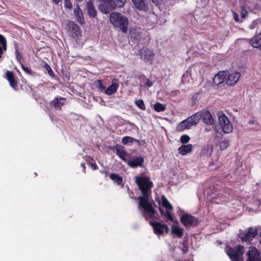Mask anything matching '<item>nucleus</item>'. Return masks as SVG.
<instances>
[{
  "instance_id": "1",
  "label": "nucleus",
  "mask_w": 261,
  "mask_h": 261,
  "mask_svg": "<svg viewBox=\"0 0 261 261\" xmlns=\"http://www.w3.org/2000/svg\"><path fill=\"white\" fill-rule=\"evenodd\" d=\"M135 182L142 194V196L137 198L139 201V206L144 210L143 216L145 219H151L156 213V211L153 207L151 202L149 201L152 193L151 188L153 187V182L149 177L142 175L136 176Z\"/></svg>"
},
{
  "instance_id": "2",
  "label": "nucleus",
  "mask_w": 261,
  "mask_h": 261,
  "mask_svg": "<svg viewBox=\"0 0 261 261\" xmlns=\"http://www.w3.org/2000/svg\"><path fill=\"white\" fill-rule=\"evenodd\" d=\"M109 18L114 28L124 33L127 32L128 20L126 16L119 12H113L110 14Z\"/></svg>"
},
{
  "instance_id": "3",
  "label": "nucleus",
  "mask_w": 261,
  "mask_h": 261,
  "mask_svg": "<svg viewBox=\"0 0 261 261\" xmlns=\"http://www.w3.org/2000/svg\"><path fill=\"white\" fill-rule=\"evenodd\" d=\"M100 3L98 5L99 11L103 13L108 14L116 7H123L125 0H98Z\"/></svg>"
},
{
  "instance_id": "4",
  "label": "nucleus",
  "mask_w": 261,
  "mask_h": 261,
  "mask_svg": "<svg viewBox=\"0 0 261 261\" xmlns=\"http://www.w3.org/2000/svg\"><path fill=\"white\" fill-rule=\"evenodd\" d=\"M199 117V113H195L192 116L188 117L187 119L180 122L178 126L179 129H190L193 126L195 125L198 123Z\"/></svg>"
},
{
  "instance_id": "5",
  "label": "nucleus",
  "mask_w": 261,
  "mask_h": 261,
  "mask_svg": "<svg viewBox=\"0 0 261 261\" xmlns=\"http://www.w3.org/2000/svg\"><path fill=\"white\" fill-rule=\"evenodd\" d=\"M244 252V246L239 245L234 248H229L227 254L232 261H243V255Z\"/></svg>"
},
{
  "instance_id": "6",
  "label": "nucleus",
  "mask_w": 261,
  "mask_h": 261,
  "mask_svg": "<svg viewBox=\"0 0 261 261\" xmlns=\"http://www.w3.org/2000/svg\"><path fill=\"white\" fill-rule=\"evenodd\" d=\"M219 120V124L222 130H232V125L228 117L222 111L217 113Z\"/></svg>"
},
{
  "instance_id": "7",
  "label": "nucleus",
  "mask_w": 261,
  "mask_h": 261,
  "mask_svg": "<svg viewBox=\"0 0 261 261\" xmlns=\"http://www.w3.org/2000/svg\"><path fill=\"white\" fill-rule=\"evenodd\" d=\"M181 223L186 227H195L199 224L197 218L188 214H184L180 217Z\"/></svg>"
},
{
  "instance_id": "8",
  "label": "nucleus",
  "mask_w": 261,
  "mask_h": 261,
  "mask_svg": "<svg viewBox=\"0 0 261 261\" xmlns=\"http://www.w3.org/2000/svg\"><path fill=\"white\" fill-rule=\"evenodd\" d=\"M216 132L215 139L219 143L221 150H224L229 146V141L223 137V134L229 133L230 132Z\"/></svg>"
},
{
  "instance_id": "9",
  "label": "nucleus",
  "mask_w": 261,
  "mask_h": 261,
  "mask_svg": "<svg viewBox=\"0 0 261 261\" xmlns=\"http://www.w3.org/2000/svg\"><path fill=\"white\" fill-rule=\"evenodd\" d=\"M150 224L153 227L154 233L157 235H163L164 232H165L166 233H168L169 232V228L166 224H162L157 221H150Z\"/></svg>"
},
{
  "instance_id": "10",
  "label": "nucleus",
  "mask_w": 261,
  "mask_h": 261,
  "mask_svg": "<svg viewBox=\"0 0 261 261\" xmlns=\"http://www.w3.org/2000/svg\"><path fill=\"white\" fill-rule=\"evenodd\" d=\"M139 55L140 56L141 59L144 60L145 62H149L150 64H152L154 56L152 50L149 48L140 49L139 51Z\"/></svg>"
},
{
  "instance_id": "11",
  "label": "nucleus",
  "mask_w": 261,
  "mask_h": 261,
  "mask_svg": "<svg viewBox=\"0 0 261 261\" xmlns=\"http://www.w3.org/2000/svg\"><path fill=\"white\" fill-rule=\"evenodd\" d=\"M196 113H199L200 115L199 120L202 119L204 123L208 125H212L214 123V118L212 115L208 111L202 110Z\"/></svg>"
},
{
  "instance_id": "12",
  "label": "nucleus",
  "mask_w": 261,
  "mask_h": 261,
  "mask_svg": "<svg viewBox=\"0 0 261 261\" xmlns=\"http://www.w3.org/2000/svg\"><path fill=\"white\" fill-rule=\"evenodd\" d=\"M142 33L140 29L132 28L129 31V37L135 43L141 44V38H142Z\"/></svg>"
},
{
  "instance_id": "13",
  "label": "nucleus",
  "mask_w": 261,
  "mask_h": 261,
  "mask_svg": "<svg viewBox=\"0 0 261 261\" xmlns=\"http://www.w3.org/2000/svg\"><path fill=\"white\" fill-rule=\"evenodd\" d=\"M227 78V71H221L216 74L213 77L212 85L214 86H218L226 81Z\"/></svg>"
},
{
  "instance_id": "14",
  "label": "nucleus",
  "mask_w": 261,
  "mask_h": 261,
  "mask_svg": "<svg viewBox=\"0 0 261 261\" xmlns=\"http://www.w3.org/2000/svg\"><path fill=\"white\" fill-rule=\"evenodd\" d=\"M144 162V158L141 156H133L130 160L127 162V165L133 168L142 167Z\"/></svg>"
},
{
  "instance_id": "15",
  "label": "nucleus",
  "mask_w": 261,
  "mask_h": 261,
  "mask_svg": "<svg viewBox=\"0 0 261 261\" xmlns=\"http://www.w3.org/2000/svg\"><path fill=\"white\" fill-rule=\"evenodd\" d=\"M241 74L239 72L233 73H229L227 71V78L226 79V83L228 85L233 86L238 82Z\"/></svg>"
},
{
  "instance_id": "16",
  "label": "nucleus",
  "mask_w": 261,
  "mask_h": 261,
  "mask_svg": "<svg viewBox=\"0 0 261 261\" xmlns=\"http://www.w3.org/2000/svg\"><path fill=\"white\" fill-rule=\"evenodd\" d=\"M247 253L249 261H260L259 258L260 252L255 247H250Z\"/></svg>"
},
{
  "instance_id": "17",
  "label": "nucleus",
  "mask_w": 261,
  "mask_h": 261,
  "mask_svg": "<svg viewBox=\"0 0 261 261\" xmlns=\"http://www.w3.org/2000/svg\"><path fill=\"white\" fill-rule=\"evenodd\" d=\"M257 234V230L252 227L248 228L247 232L242 234L241 239L243 241L247 242L252 241Z\"/></svg>"
},
{
  "instance_id": "18",
  "label": "nucleus",
  "mask_w": 261,
  "mask_h": 261,
  "mask_svg": "<svg viewBox=\"0 0 261 261\" xmlns=\"http://www.w3.org/2000/svg\"><path fill=\"white\" fill-rule=\"evenodd\" d=\"M6 78L9 81L10 86L14 90H18V81L12 71H7Z\"/></svg>"
},
{
  "instance_id": "19",
  "label": "nucleus",
  "mask_w": 261,
  "mask_h": 261,
  "mask_svg": "<svg viewBox=\"0 0 261 261\" xmlns=\"http://www.w3.org/2000/svg\"><path fill=\"white\" fill-rule=\"evenodd\" d=\"M66 99L64 97L60 96H57L50 101V105L53 107L56 110H62V107L64 104V101Z\"/></svg>"
},
{
  "instance_id": "20",
  "label": "nucleus",
  "mask_w": 261,
  "mask_h": 261,
  "mask_svg": "<svg viewBox=\"0 0 261 261\" xmlns=\"http://www.w3.org/2000/svg\"><path fill=\"white\" fill-rule=\"evenodd\" d=\"M136 8L140 11H147L148 3L146 0H132Z\"/></svg>"
},
{
  "instance_id": "21",
  "label": "nucleus",
  "mask_w": 261,
  "mask_h": 261,
  "mask_svg": "<svg viewBox=\"0 0 261 261\" xmlns=\"http://www.w3.org/2000/svg\"><path fill=\"white\" fill-rule=\"evenodd\" d=\"M119 87L118 80L114 79L111 84L105 90V93L108 95H111L116 92Z\"/></svg>"
},
{
  "instance_id": "22",
  "label": "nucleus",
  "mask_w": 261,
  "mask_h": 261,
  "mask_svg": "<svg viewBox=\"0 0 261 261\" xmlns=\"http://www.w3.org/2000/svg\"><path fill=\"white\" fill-rule=\"evenodd\" d=\"M116 153L123 161L126 162V158L128 153L121 145H116L115 146Z\"/></svg>"
},
{
  "instance_id": "23",
  "label": "nucleus",
  "mask_w": 261,
  "mask_h": 261,
  "mask_svg": "<svg viewBox=\"0 0 261 261\" xmlns=\"http://www.w3.org/2000/svg\"><path fill=\"white\" fill-rule=\"evenodd\" d=\"M86 8L90 17L95 18L97 15V11L94 7L92 0H89L86 3Z\"/></svg>"
},
{
  "instance_id": "24",
  "label": "nucleus",
  "mask_w": 261,
  "mask_h": 261,
  "mask_svg": "<svg viewBox=\"0 0 261 261\" xmlns=\"http://www.w3.org/2000/svg\"><path fill=\"white\" fill-rule=\"evenodd\" d=\"M248 42L254 48L259 49L261 47V33L256 34L253 38L249 39Z\"/></svg>"
},
{
  "instance_id": "25",
  "label": "nucleus",
  "mask_w": 261,
  "mask_h": 261,
  "mask_svg": "<svg viewBox=\"0 0 261 261\" xmlns=\"http://www.w3.org/2000/svg\"><path fill=\"white\" fill-rule=\"evenodd\" d=\"M193 149V145L191 144L182 145L178 148V153L182 155H186L190 153Z\"/></svg>"
},
{
  "instance_id": "26",
  "label": "nucleus",
  "mask_w": 261,
  "mask_h": 261,
  "mask_svg": "<svg viewBox=\"0 0 261 261\" xmlns=\"http://www.w3.org/2000/svg\"><path fill=\"white\" fill-rule=\"evenodd\" d=\"M74 14L76 17L77 20L80 23L83 24L85 23L83 12L78 4L74 10Z\"/></svg>"
},
{
  "instance_id": "27",
  "label": "nucleus",
  "mask_w": 261,
  "mask_h": 261,
  "mask_svg": "<svg viewBox=\"0 0 261 261\" xmlns=\"http://www.w3.org/2000/svg\"><path fill=\"white\" fill-rule=\"evenodd\" d=\"M213 148L212 144H207L202 147L201 154L207 156H210L213 151Z\"/></svg>"
},
{
  "instance_id": "28",
  "label": "nucleus",
  "mask_w": 261,
  "mask_h": 261,
  "mask_svg": "<svg viewBox=\"0 0 261 261\" xmlns=\"http://www.w3.org/2000/svg\"><path fill=\"white\" fill-rule=\"evenodd\" d=\"M171 233L178 238H181L184 235V229L175 225L172 226Z\"/></svg>"
},
{
  "instance_id": "29",
  "label": "nucleus",
  "mask_w": 261,
  "mask_h": 261,
  "mask_svg": "<svg viewBox=\"0 0 261 261\" xmlns=\"http://www.w3.org/2000/svg\"><path fill=\"white\" fill-rule=\"evenodd\" d=\"M109 176L110 179L117 183L118 185L122 184L123 178L122 176L116 173H111Z\"/></svg>"
},
{
  "instance_id": "30",
  "label": "nucleus",
  "mask_w": 261,
  "mask_h": 261,
  "mask_svg": "<svg viewBox=\"0 0 261 261\" xmlns=\"http://www.w3.org/2000/svg\"><path fill=\"white\" fill-rule=\"evenodd\" d=\"M162 205L166 208V210L172 211L173 209L172 205L169 203L168 199L164 195L161 197Z\"/></svg>"
},
{
  "instance_id": "31",
  "label": "nucleus",
  "mask_w": 261,
  "mask_h": 261,
  "mask_svg": "<svg viewBox=\"0 0 261 261\" xmlns=\"http://www.w3.org/2000/svg\"><path fill=\"white\" fill-rule=\"evenodd\" d=\"M134 142L138 144L139 143V141L138 140H137L136 139H134L132 137L128 136L123 137L122 140V143L123 144H127L129 142L133 143Z\"/></svg>"
},
{
  "instance_id": "32",
  "label": "nucleus",
  "mask_w": 261,
  "mask_h": 261,
  "mask_svg": "<svg viewBox=\"0 0 261 261\" xmlns=\"http://www.w3.org/2000/svg\"><path fill=\"white\" fill-rule=\"evenodd\" d=\"M166 109V106L164 105L157 102L154 105V110L158 112H163Z\"/></svg>"
},
{
  "instance_id": "33",
  "label": "nucleus",
  "mask_w": 261,
  "mask_h": 261,
  "mask_svg": "<svg viewBox=\"0 0 261 261\" xmlns=\"http://www.w3.org/2000/svg\"><path fill=\"white\" fill-rule=\"evenodd\" d=\"M136 105L142 110H145L146 107L144 101L142 99L135 100Z\"/></svg>"
},
{
  "instance_id": "34",
  "label": "nucleus",
  "mask_w": 261,
  "mask_h": 261,
  "mask_svg": "<svg viewBox=\"0 0 261 261\" xmlns=\"http://www.w3.org/2000/svg\"><path fill=\"white\" fill-rule=\"evenodd\" d=\"M44 68L48 72V74L53 77H55L56 75L53 71L50 66L46 63H45L44 65Z\"/></svg>"
},
{
  "instance_id": "35",
  "label": "nucleus",
  "mask_w": 261,
  "mask_h": 261,
  "mask_svg": "<svg viewBox=\"0 0 261 261\" xmlns=\"http://www.w3.org/2000/svg\"><path fill=\"white\" fill-rule=\"evenodd\" d=\"M15 55H16V58L18 62L20 64H23L22 62H23L24 58L23 57L22 54L19 51L18 49H16Z\"/></svg>"
},
{
  "instance_id": "36",
  "label": "nucleus",
  "mask_w": 261,
  "mask_h": 261,
  "mask_svg": "<svg viewBox=\"0 0 261 261\" xmlns=\"http://www.w3.org/2000/svg\"><path fill=\"white\" fill-rule=\"evenodd\" d=\"M21 68L22 69V70L28 74L29 75H33L35 73L34 72H33L31 69L30 68V67H25L23 64H21Z\"/></svg>"
},
{
  "instance_id": "37",
  "label": "nucleus",
  "mask_w": 261,
  "mask_h": 261,
  "mask_svg": "<svg viewBox=\"0 0 261 261\" xmlns=\"http://www.w3.org/2000/svg\"><path fill=\"white\" fill-rule=\"evenodd\" d=\"M190 139V137L187 135H183L180 137V142L182 144H186L189 142Z\"/></svg>"
},
{
  "instance_id": "38",
  "label": "nucleus",
  "mask_w": 261,
  "mask_h": 261,
  "mask_svg": "<svg viewBox=\"0 0 261 261\" xmlns=\"http://www.w3.org/2000/svg\"><path fill=\"white\" fill-rule=\"evenodd\" d=\"M241 14L242 18H245L248 16V11L243 6H241Z\"/></svg>"
},
{
  "instance_id": "39",
  "label": "nucleus",
  "mask_w": 261,
  "mask_h": 261,
  "mask_svg": "<svg viewBox=\"0 0 261 261\" xmlns=\"http://www.w3.org/2000/svg\"><path fill=\"white\" fill-rule=\"evenodd\" d=\"M96 86L98 88V89L101 91L105 90L106 87L103 85L102 80H98L97 81Z\"/></svg>"
},
{
  "instance_id": "40",
  "label": "nucleus",
  "mask_w": 261,
  "mask_h": 261,
  "mask_svg": "<svg viewBox=\"0 0 261 261\" xmlns=\"http://www.w3.org/2000/svg\"><path fill=\"white\" fill-rule=\"evenodd\" d=\"M169 210H166V212L165 213V214L164 215L166 218H167L168 220H169L170 221L172 222L173 221V218L170 212H169Z\"/></svg>"
},
{
  "instance_id": "41",
  "label": "nucleus",
  "mask_w": 261,
  "mask_h": 261,
  "mask_svg": "<svg viewBox=\"0 0 261 261\" xmlns=\"http://www.w3.org/2000/svg\"><path fill=\"white\" fill-rule=\"evenodd\" d=\"M232 15H233V18L234 19V20L237 22H241L242 21H241L240 18H239V16L238 15V14L233 11H232Z\"/></svg>"
},
{
  "instance_id": "42",
  "label": "nucleus",
  "mask_w": 261,
  "mask_h": 261,
  "mask_svg": "<svg viewBox=\"0 0 261 261\" xmlns=\"http://www.w3.org/2000/svg\"><path fill=\"white\" fill-rule=\"evenodd\" d=\"M64 6L67 8L71 9L72 5L70 0H64Z\"/></svg>"
},
{
  "instance_id": "43",
  "label": "nucleus",
  "mask_w": 261,
  "mask_h": 261,
  "mask_svg": "<svg viewBox=\"0 0 261 261\" xmlns=\"http://www.w3.org/2000/svg\"><path fill=\"white\" fill-rule=\"evenodd\" d=\"M91 167L93 168V170L98 169V166L95 163H90Z\"/></svg>"
},
{
  "instance_id": "44",
  "label": "nucleus",
  "mask_w": 261,
  "mask_h": 261,
  "mask_svg": "<svg viewBox=\"0 0 261 261\" xmlns=\"http://www.w3.org/2000/svg\"><path fill=\"white\" fill-rule=\"evenodd\" d=\"M146 85L148 87H150L153 85V83L150 80L148 79L146 80Z\"/></svg>"
},
{
  "instance_id": "45",
  "label": "nucleus",
  "mask_w": 261,
  "mask_h": 261,
  "mask_svg": "<svg viewBox=\"0 0 261 261\" xmlns=\"http://www.w3.org/2000/svg\"><path fill=\"white\" fill-rule=\"evenodd\" d=\"M81 166L83 168V171L84 173H86V166L85 164L84 163H81Z\"/></svg>"
},
{
  "instance_id": "46",
  "label": "nucleus",
  "mask_w": 261,
  "mask_h": 261,
  "mask_svg": "<svg viewBox=\"0 0 261 261\" xmlns=\"http://www.w3.org/2000/svg\"><path fill=\"white\" fill-rule=\"evenodd\" d=\"M159 211H160V213H161L162 216H164V215L165 214V212H164V210L162 208L160 207L159 208Z\"/></svg>"
},
{
  "instance_id": "47",
  "label": "nucleus",
  "mask_w": 261,
  "mask_h": 261,
  "mask_svg": "<svg viewBox=\"0 0 261 261\" xmlns=\"http://www.w3.org/2000/svg\"><path fill=\"white\" fill-rule=\"evenodd\" d=\"M101 173L105 175L106 176L108 175V172L107 170H102L100 171Z\"/></svg>"
},
{
  "instance_id": "48",
  "label": "nucleus",
  "mask_w": 261,
  "mask_h": 261,
  "mask_svg": "<svg viewBox=\"0 0 261 261\" xmlns=\"http://www.w3.org/2000/svg\"><path fill=\"white\" fill-rule=\"evenodd\" d=\"M152 3H153L155 4H158L159 3L160 0H151Z\"/></svg>"
},
{
  "instance_id": "49",
  "label": "nucleus",
  "mask_w": 261,
  "mask_h": 261,
  "mask_svg": "<svg viewBox=\"0 0 261 261\" xmlns=\"http://www.w3.org/2000/svg\"><path fill=\"white\" fill-rule=\"evenodd\" d=\"M56 4H58L61 0H53Z\"/></svg>"
},
{
  "instance_id": "50",
  "label": "nucleus",
  "mask_w": 261,
  "mask_h": 261,
  "mask_svg": "<svg viewBox=\"0 0 261 261\" xmlns=\"http://www.w3.org/2000/svg\"><path fill=\"white\" fill-rule=\"evenodd\" d=\"M213 165V162H211V163H210V166H211V165Z\"/></svg>"
},
{
  "instance_id": "51",
  "label": "nucleus",
  "mask_w": 261,
  "mask_h": 261,
  "mask_svg": "<svg viewBox=\"0 0 261 261\" xmlns=\"http://www.w3.org/2000/svg\"><path fill=\"white\" fill-rule=\"evenodd\" d=\"M261 51V47L259 49Z\"/></svg>"
}]
</instances>
